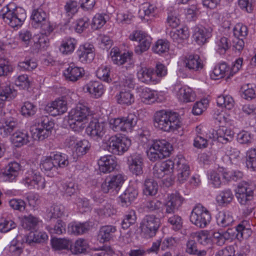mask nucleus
<instances>
[{
	"instance_id": "f257e3e1",
	"label": "nucleus",
	"mask_w": 256,
	"mask_h": 256,
	"mask_svg": "<svg viewBox=\"0 0 256 256\" xmlns=\"http://www.w3.org/2000/svg\"><path fill=\"white\" fill-rule=\"evenodd\" d=\"M69 164L68 156L64 154L51 153L50 156L43 157L40 162L41 170L47 176L54 177L58 173V168H64Z\"/></svg>"
},
{
	"instance_id": "f03ea898",
	"label": "nucleus",
	"mask_w": 256,
	"mask_h": 256,
	"mask_svg": "<svg viewBox=\"0 0 256 256\" xmlns=\"http://www.w3.org/2000/svg\"><path fill=\"white\" fill-rule=\"evenodd\" d=\"M154 126L162 131L170 132L180 127L178 114L174 112L160 110L155 112L154 116Z\"/></svg>"
},
{
	"instance_id": "7ed1b4c3",
	"label": "nucleus",
	"mask_w": 256,
	"mask_h": 256,
	"mask_svg": "<svg viewBox=\"0 0 256 256\" xmlns=\"http://www.w3.org/2000/svg\"><path fill=\"white\" fill-rule=\"evenodd\" d=\"M90 115V109L88 106L78 104L68 113V122L70 128L74 132L81 131L88 123Z\"/></svg>"
},
{
	"instance_id": "20e7f679",
	"label": "nucleus",
	"mask_w": 256,
	"mask_h": 256,
	"mask_svg": "<svg viewBox=\"0 0 256 256\" xmlns=\"http://www.w3.org/2000/svg\"><path fill=\"white\" fill-rule=\"evenodd\" d=\"M0 16L12 28L21 26L26 18V10L13 2L6 4L0 10Z\"/></svg>"
},
{
	"instance_id": "39448f33",
	"label": "nucleus",
	"mask_w": 256,
	"mask_h": 256,
	"mask_svg": "<svg viewBox=\"0 0 256 256\" xmlns=\"http://www.w3.org/2000/svg\"><path fill=\"white\" fill-rule=\"evenodd\" d=\"M238 202L246 207L244 210L246 215L250 214L254 209V190L251 185L246 182L240 183L236 194Z\"/></svg>"
},
{
	"instance_id": "423d86ee",
	"label": "nucleus",
	"mask_w": 256,
	"mask_h": 256,
	"mask_svg": "<svg viewBox=\"0 0 256 256\" xmlns=\"http://www.w3.org/2000/svg\"><path fill=\"white\" fill-rule=\"evenodd\" d=\"M172 150V146L164 140H158L153 144L147 151L149 160L153 162L168 156Z\"/></svg>"
},
{
	"instance_id": "0eeeda50",
	"label": "nucleus",
	"mask_w": 256,
	"mask_h": 256,
	"mask_svg": "<svg viewBox=\"0 0 256 256\" xmlns=\"http://www.w3.org/2000/svg\"><path fill=\"white\" fill-rule=\"evenodd\" d=\"M54 123L47 116H42L37 120L35 128L32 130V136L35 140H42L51 134Z\"/></svg>"
},
{
	"instance_id": "6e6552de",
	"label": "nucleus",
	"mask_w": 256,
	"mask_h": 256,
	"mask_svg": "<svg viewBox=\"0 0 256 256\" xmlns=\"http://www.w3.org/2000/svg\"><path fill=\"white\" fill-rule=\"evenodd\" d=\"M160 226L159 218L154 214L146 215L140 224L142 234L146 238L154 236Z\"/></svg>"
},
{
	"instance_id": "1a4fd4ad",
	"label": "nucleus",
	"mask_w": 256,
	"mask_h": 256,
	"mask_svg": "<svg viewBox=\"0 0 256 256\" xmlns=\"http://www.w3.org/2000/svg\"><path fill=\"white\" fill-rule=\"evenodd\" d=\"M138 117L130 114L126 117L112 118L110 120V128L114 132H131L136 124Z\"/></svg>"
},
{
	"instance_id": "9d476101",
	"label": "nucleus",
	"mask_w": 256,
	"mask_h": 256,
	"mask_svg": "<svg viewBox=\"0 0 256 256\" xmlns=\"http://www.w3.org/2000/svg\"><path fill=\"white\" fill-rule=\"evenodd\" d=\"M211 215L210 212L202 205L197 204L192 210L190 220L196 226L204 228L210 222Z\"/></svg>"
},
{
	"instance_id": "9b49d317",
	"label": "nucleus",
	"mask_w": 256,
	"mask_h": 256,
	"mask_svg": "<svg viewBox=\"0 0 256 256\" xmlns=\"http://www.w3.org/2000/svg\"><path fill=\"white\" fill-rule=\"evenodd\" d=\"M125 180L122 174L110 176L102 184V190L104 193L117 194Z\"/></svg>"
},
{
	"instance_id": "f8f14e48",
	"label": "nucleus",
	"mask_w": 256,
	"mask_h": 256,
	"mask_svg": "<svg viewBox=\"0 0 256 256\" xmlns=\"http://www.w3.org/2000/svg\"><path fill=\"white\" fill-rule=\"evenodd\" d=\"M132 40L138 41V46L135 48L134 52L138 54H141L150 48L151 44V38L141 31L134 32L129 36Z\"/></svg>"
},
{
	"instance_id": "ddd939ff",
	"label": "nucleus",
	"mask_w": 256,
	"mask_h": 256,
	"mask_svg": "<svg viewBox=\"0 0 256 256\" xmlns=\"http://www.w3.org/2000/svg\"><path fill=\"white\" fill-rule=\"evenodd\" d=\"M184 201L183 198L178 192H176L168 194L164 204L166 216L174 214L182 206Z\"/></svg>"
},
{
	"instance_id": "4468645a",
	"label": "nucleus",
	"mask_w": 256,
	"mask_h": 256,
	"mask_svg": "<svg viewBox=\"0 0 256 256\" xmlns=\"http://www.w3.org/2000/svg\"><path fill=\"white\" fill-rule=\"evenodd\" d=\"M22 183L32 189L38 186V188L44 189L46 187V180L40 173L34 170L28 171L22 180Z\"/></svg>"
},
{
	"instance_id": "2eb2a0df",
	"label": "nucleus",
	"mask_w": 256,
	"mask_h": 256,
	"mask_svg": "<svg viewBox=\"0 0 256 256\" xmlns=\"http://www.w3.org/2000/svg\"><path fill=\"white\" fill-rule=\"evenodd\" d=\"M106 131V124L97 120L91 121L86 128L87 134L93 140L98 141L103 138Z\"/></svg>"
},
{
	"instance_id": "dca6fc26",
	"label": "nucleus",
	"mask_w": 256,
	"mask_h": 256,
	"mask_svg": "<svg viewBox=\"0 0 256 256\" xmlns=\"http://www.w3.org/2000/svg\"><path fill=\"white\" fill-rule=\"evenodd\" d=\"M212 30L210 26H198L194 28L193 38L198 44L202 46L208 42L212 36Z\"/></svg>"
},
{
	"instance_id": "f3484780",
	"label": "nucleus",
	"mask_w": 256,
	"mask_h": 256,
	"mask_svg": "<svg viewBox=\"0 0 256 256\" xmlns=\"http://www.w3.org/2000/svg\"><path fill=\"white\" fill-rule=\"evenodd\" d=\"M18 127V119L6 116L0 121V134L4 137L11 134Z\"/></svg>"
},
{
	"instance_id": "a211bd4d",
	"label": "nucleus",
	"mask_w": 256,
	"mask_h": 256,
	"mask_svg": "<svg viewBox=\"0 0 256 256\" xmlns=\"http://www.w3.org/2000/svg\"><path fill=\"white\" fill-rule=\"evenodd\" d=\"M120 142L118 140V136H108V138L105 137V138L102 141V146L105 150L108 151L116 155H120V152H122V150H124V147L127 146L126 142H122V144H123L122 148H120L118 144ZM121 147L122 146H120Z\"/></svg>"
},
{
	"instance_id": "6ab92c4d",
	"label": "nucleus",
	"mask_w": 256,
	"mask_h": 256,
	"mask_svg": "<svg viewBox=\"0 0 256 256\" xmlns=\"http://www.w3.org/2000/svg\"><path fill=\"white\" fill-rule=\"evenodd\" d=\"M128 164L132 174L140 176L143 173L144 158L140 154H134L128 156Z\"/></svg>"
},
{
	"instance_id": "aec40b11",
	"label": "nucleus",
	"mask_w": 256,
	"mask_h": 256,
	"mask_svg": "<svg viewBox=\"0 0 256 256\" xmlns=\"http://www.w3.org/2000/svg\"><path fill=\"white\" fill-rule=\"evenodd\" d=\"M175 162L168 160L160 164H156L153 168V174L156 178H161L165 174L173 172Z\"/></svg>"
},
{
	"instance_id": "412c9836",
	"label": "nucleus",
	"mask_w": 256,
	"mask_h": 256,
	"mask_svg": "<svg viewBox=\"0 0 256 256\" xmlns=\"http://www.w3.org/2000/svg\"><path fill=\"white\" fill-rule=\"evenodd\" d=\"M67 109V102L63 99L56 100L45 107V110L52 116L63 114L66 112Z\"/></svg>"
},
{
	"instance_id": "4be33fe9",
	"label": "nucleus",
	"mask_w": 256,
	"mask_h": 256,
	"mask_svg": "<svg viewBox=\"0 0 256 256\" xmlns=\"http://www.w3.org/2000/svg\"><path fill=\"white\" fill-rule=\"evenodd\" d=\"M138 196V189L132 186H130L118 197V202L122 206L128 207L136 198Z\"/></svg>"
},
{
	"instance_id": "5701e85b",
	"label": "nucleus",
	"mask_w": 256,
	"mask_h": 256,
	"mask_svg": "<svg viewBox=\"0 0 256 256\" xmlns=\"http://www.w3.org/2000/svg\"><path fill=\"white\" fill-rule=\"evenodd\" d=\"M100 171L103 173H110L114 170L118 162L115 156L106 155L101 157L98 160Z\"/></svg>"
},
{
	"instance_id": "b1692460",
	"label": "nucleus",
	"mask_w": 256,
	"mask_h": 256,
	"mask_svg": "<svg viewBox=\"0 0 256 256\" xmlns=\"http://www.w3.org/2000/svg\"><path fill=\"white\" fill-rule=\"evenodd\" d=\"M17 95V92L10 84H0V109L5 105V102L13 100Z\"/></svg>"
},
{
	"instance_id": "393cba45",
	"label": "nucleus",
	"mask_w": 256,
	"mask_h": 256,
	"mask_svg": "<svg viewBox=\"0 0 256 256\" xmlns=\"http://www.w3.org/2000/svg\"><path fill=\"white\" fill-rule=\"evenodd\" d=\"M79 60L83 62H90L94 58V47L92 45L85 44L80 46L77 51Z\"/></svg>"
},
{
	"instance_id": "a878e982",
	"label": "nucleus",
	"mask_w": 256,
	"mask_h": 256,
	"mask_svg": "<svg viewBox=\"0 0 256 256\" xmlns=\"http://www.w3.org/2000/svg\"><path fill=\"white\" fill-rule=\"evenodd\" d=\"M137 74L138 80L144 83L156 84L160 82V80L154 74L153 68H142Z\"/></svg>"
},
{
	"instance_id": "bb28decb",
	"label": "nucleus",
	"mask_w": 256,
	"mask_h": 256,
	"mask_svg": "<svg viewBox=\"0 0 256 256\" xmlns=\"http://www.w3.org/2000/svg\"><path fill=\"white\" fill-rule=\"evenodd\" d=\"M176 161L178 180L180 183L184 182L188 178L190 174L189 166L184 159L175 160Z\"/></svg>"
},
{
	"instance_id": "cd10ccee",
	"label": "nucleus",
	"mask_w": 256,
	"mask_h": 256,
	"mask_svg": "<svg viewBox=\"0 0 256 256\" xmlns=\"http://www.w3.org/2000/svg\"><path fill=\"white\" fill-rule=\"evenodd\" d=\"M84 88L95 98H100L104 90L103 84L98 81H90L84 86Z\"/></svg>"
},
{
	"instance_id": "c85d7f7f",
	"label": "nucleus",
	"mask_w": 256,
	"mask_h": 256,
	"mask_svg": "<svg viewBox=\"0 0 256 256\" xmlns=\"http://www.w3.org/2000/svg\"><path fill=\"white\" fill-rule=\"evenodd\" d=\"M84 74V68L70 66L64 72V74L67 80L75 82L80 80Z\"/></svg>"
},
{
	"instance_id": "c756f323",
	"label": "nucleus",
	"mask_w": 256,
	"mask_h": 256,
	"mask_svg": "<svg viewBox=\"0 0 256 256\" xmlns=\"http://www.w3.org/2000/svg\"><path fill=\"white\" fill-rule=\"evenodd\" d=\"M110 55L113 62L120 66L128 62H130L132 58L130 53L124 52L122 54L120 53L119 49L116 47L112 49Z\"/></svg>"
},
{
	"instance_id": "7c9ffc66",
	"label": "nucleus",
	"mask_w": 256,
	"mask_h": 256,
	"mask_svg": "<svg viewBox=\"0 0 256 256\" xmlns=\"http://www.w3.org/2000/svg\"><path fill=\"white\" fill-rule=\"evenodd\" d=\"M30 136L27 132L17 130L11 136V141L16 147L20 148L30 142Z\"/></svg>"
},
{
	"instance_id": "2f4dec72",
	"label": "nucleus",
	"mask_w": 256,
	"mask_h": 256,
	"mask_svg": "<svg viewBox=\"0 0 256 256\" xmlns=\"http://www.w3.org/2000/svg\"><path fill=\"white\" fill-rule=\"evenodd\" d=\"M116 232V228L114 226L111 225L102 226L99 230L98 240L100 242H108L112 238Z\"/></svg>"
},
{
	"instance_id": "473e14b6",
	"label": "nucleus",
	"mask_w": 256,
	"mask_h": 256,
	"mask_svg": "<svg viewBox=\"0 0 256 256\" xmlns=\"http://www.w3.org/2000/svg\"><path fill=\"white\" fill-rule=\"evenodd\" d=\"M184 64L186 68L194 71L200 70L203 68V64L198 54H190L186 57Z\"/></svg>"
},
{
	"instance_id": "72a5a7b5",
	"label": "nucleus",
	"mask_w": 256,
	"mask_h": 256,
	"mask_svg": "<svg viewBox=\"0 0 256 256\" xmlns=\"http://www.w3.org/2000/svg\"><path fill=\"white\" fill-rule=\"evenodd\" d=\"M20 170V165L16 162H12L8 164L2 174L6 180L12 182L17 176Z\"/></svg>"
},
{
	"instance_id": "f704fd0d",
	"label": "nucleus",
	"mask_w": 256,
	"mask_h": 256,
	"mask_svg": "<svg viewBox=\"0 0 256 256\" xmlns=\"http://www.w3.org/2000/svg\"><path fill=\"white\" fill-rule=\"evenodd\" d=\"M48 238L44 232H30L25 238L26 242L30 246L35 243L44 242Z\"/></svg>"
},
{
	"instance_id": "c9c22d12",
	"label": "nucleus",
	"mask_w": 256,
	"mask_h": 256,
	"mask_svg": "<svg viewBox=\"0 0 256 256\" xmlns=\"http://www.w3.org/2000/svg\"><path fill=\"white\" fill-rule=\"evenodd\" d=\"M177 96L178 100L184 102H194L196 94L188 86H184L179 89Z\"/></svg>"
},
{
	"instance_id": "e433bc0d",
	"label": "nucleus",
	"mask_w": 256,
	"mask_h": 256,
	"mask_svg": "<svg viewBox=\"0 0 256 256\" xmlns=\"http://www.w3.org/2000/svg\"><path fill=\"white\" fill-rule=\"evenodd\" d=\"M234 132L226 126H220L217 130V140L223 144L230 142L233 140Z\"/></svg>"
},
{
	"instance_id": "4c0bfd02",
	"label": "nucleus",
	"mask_w": 256,
	"mask_h": 256,
	"mask_svg": "<svg viewBox=\"0 0 256 256\" xmlns=\"http://www.w3.org/2000/svg\"><path fill=\"white\" fill-rule=\"evenodd\" d=\"M232 230L228 229L227 231L220 233V232H212L210 234L212 236V242H216L218 246H222L226 240L232 238L234 234H232Z\"/></svg>"
},
{
	"instance_id": "58836bf2",
	"label": "nucleus",
	"mask_w": 256,
	"mask_h": 256,
	"mask_svg": "<svg viewBox=\"0 0 256 256\" xmlns=\"http://www.w3.org/2000/svg\"><path fill=\"white\" fill-rule=\"evenodd\" d=\"M90 229L89 222L70 223L68 226V232L74 235L82 234L86 232Z\"/></svg>"
},
{
	"instance_id": "ea45409f",
	"label": "nucleus",
	"mask_w": 256,
	"mask_h": 256,
	"mask_svg": "<svg viewBox=\"0 0 256 256\" xmlns=\"http://www.w3.org/2000/svg\"><path fill=\"white\" fill-rule=\"evenodd\" d=\"M216 219L217 224L222 227L228 226L232 224L234 221L232 213L229 212H219Z\"/></svg>"
},
{
	"instance_id": "a19ab883",
	"label": "nucleus",
	"mask_w": 256,
	"mask_h": 256,
	"mask_svg": "<svg viewBox=\"0 0 256 256\" xmlns=\"http://www.w3.org/2000/svg\"><path fill=\"white\" fill-rule=\"evenodd\" d=\"M158 190L157 182L152 178H146L143 186V193L146 196H155Z\"/></svg>"
},
{
	"instance_id": "79ce46f5",
	"label": "nucleus",
	"mask_w": 256,
	"mask_h": 256,
	"mask_svg": "<svg viewBox=\"0 0 256 256\" xmlns=\"http://www.w3.org/2000/svg\"><path fill=\"white\" fill-rule=\"evenodd\" d=\"M116 100L118 104H122L130 105L134 102V98L133 94L130 90L122 89L119 94L116 96Z\"/></svg>"
},
{
	"instance_id": "37998d69",
	"label": "nucleus",
	"mask_w": 256,
	"mask_h": 256,
	"mask_svg": "<svg viewBox=\"0 0 256 256\" xmlns=\"http://www.w3.org/2000/svg\"><path fill=\"white\" fill-rule=\"evenodd\" d=\"M22 228L27 230H34L38 226L39 220L38 218L29 214L24 216L22 218Z\"/></svg>"
},
{
	"instance_id": "c03bdc74",
	"label": "nucleus",
	"mask_w": 256,
	"mask_h": 256,
	"mask_svg": "<svg viewBox=\"0 0 256 256\" xmlns=\"http://www.w3.org/2000/svg\"><path fill=\"white\" fill-rule=\"evenodd\" d=\"M48 19V14L42 8L34 9L31 15L32 24L38 26L40 24Z\"/></svg>"
},
{
	"instance_id": "a18cd8bd",
	"label": "nucleus",
	"mask_w": 256,
	"mask_h": 256,
	"mask_svg": "<svg viewBox=\"0 0 256 256\" xmlns=\"http://www.w3.org/2000/svg\"><path fill=\"white\" fill-rule=\"evenodd\" d=\"M140 96L142 101L148 104L154 103L156 100V94L155 92L148 88H141L140 91Z\"/></svg>"
},
{
	"instance_id": "49530a36",
	"label": "nucleus",
	"mask_w": 256,
	"mask_h": 256,
	"mask_svg": "<svg viewBox=\"0 0 256 256\" xmlns=\"http://www.w3.org/2000/svg\"><path fill=\"white\" fill-rule=\"evenodd\" d=\"M70 250L74 254L84 253L88 248L87 241L82 238H79L76 240L74 244H70Z\"/></svg>"
},
{
	"instance_id": "de8ad7c7",
	"label": "nucleus",
	"mask_w": 256,
	"mask_h": 256,
	"mask_svg": "<svg viewBox=\"0 0 256 256\" xmlns=\"http://www.w3.org/2000/svg\"><path fill=\"white\" fill-rule=\"evenodd\" d=\"M186 252L191 255L197 256H206L207 252L205 250H198L197 244L194 240H189L186 244Z\"/></svg>"
},
{
	"instance_id": "09e8293b",
	"label": "nucleus",
	"mask_w": 256,
	"mask_h": 256,
	"mask_svg": "<svg viewBox=\"0 0 256 256\" xmlns=\"http://www.w3.org/2000/svg\"><path fill=\"white\" fill-rule=\"evenodd\" d=\"M76 40L74 38H68L64 40L60 48V50L63 54L72 53L74 50Z\"/></svg>"
},
{
	"instance_id": "8fccbe9b",
	"label": "nucleus",
	"mask_w": 256,
	"mask_h": 256,
	"mask_svg": "<svg viewBox=\"0 0 256 256\" xmlns=\"http://www.w3.org/2000/svg\"><path fill=\"white\" fill-rule=\"evenodd\" d=\"M234 195L230 190L221 192L216 196V201L220 205H227L232 202Z\"/></svg>"
},
{
	"instance_id": "3c124183",
	"label": "nucleus",
	"mask_w": 256,
	"mask_h": 256,
	"mask_svg": "<svg viewBox=\"0 0 256 256\" xmlns=\"http://www.w3.org/2000/svg\"><path fill=\"white\" fill-rule=\"evenodd\" d=\"M245 222H242L236 227V234L234 233L233 234L238 240H240L242 238H246L251 234L250 230L246 228L244 225Z\"/></svg>"
},
{
	"instance_id": "603ef678",
	"label": "nucleus",
	"mask_w": 256,
	"mask_h": 256,
	"mask_svg": "<svg viewBox=\"0 0 256 256\" xmlns=\"http://www.w3.org/2000/svg\"><path fill=\"white\" fill-rule=\"evenodd\" d=\"M216 102L219 106L231 110L234 106V100L230 96H220L218 97Z\"/></svg>"
},
{
	"instance_id": "864d4df0",
	"label": "nucleus",
	"mask_w": 256,
	"mask_h": 256,
	"mask_svg": "<svg viewBox=\"0 0 256 256\" xmlns=\"http://www.w3.org/2000/svg\"><path fill=\"white\" fill-rule=\"evenodd\" d=\"M14 68L8 60L0 57V76H6L13 72Z\"/></svg>"
},
{
	"instance_id": "5fc2aeb1",
	"label": "nucleus",
	"mask_w": 256,
	"mask_h": 256,
	"mask_svg": "<svg viewBox=\"0 0 256 256\" xmlns=\"http://www.w3.org/2000/svg\"><path fill=\"white\" fill-rule=\"evenodd\" d=\"M242 96L246 100H252L256 96V86L250 84L242 86L241 88Z\"/></svg>"
},
{
	"instance_id": "6e6d98bb",
	"label": "nucleus",
	"mask_w": 256,
	"mask_h": 256,
	"mask_svg": "<svg viewBox=\"0 0 256 256\" xmlns=\"http://www.w3.org/2000/svg\"><path fill=\"white\" fill-rule=\"evenodd\" d=\"M136 212L134 210H130L124 218L122 222V228L128 229L131 225L134 224L136 222Z\"/></svg>"
},
{
	"instance_id": "4d7b16f0",
	"label": "nucleus",
	"mask_w": 256,
	"mask_h": 256,
	"mask_svg": "<svg viewBox=\"0 0 256 256\" xmlns=\"http://www.w3.org/2000/svg\"><path fill=\"white\" fill-rule=\"evenodd\" d=\"M71 242L65 238H53L51 240L52 246L55 250L68 249Z\"/></svg>"
},
{
	"instance_id": "13d9d810",
	"label": "nucleus",
	"mask_w": 256,
	"mask_h": 256,
	"mask_svg": "<svg viewBox=\"0 0 256 256\" xmlns=\"http://www.w3.org/2000/svg\"><path fill=\"white\" fill-rule=\"evenodd\" d=\"M64 208L62 204H54L51 206L48 214V216L50 219L59 218L64 215Z\"/></svg>"
},
{
	"instance_id": "bf43d9fd",
	"label": "nucleus",
	"mask_w": 256,
	"mask_h": 256,
	"mask_svg": "<svg viewBox=\"0 0 256 256\" xmlns=\"http://www.w3.org/2000/svg\"><path fill=\"white\" fill-rule=\"evenodd\" d=\"M246 164L248 168L256 170V148H252L247 152Z\"/></svg>"
},
{
	"instance_id": "052dcab7",
	"label": "nucleus",
	"mask_w": 256,
	"mask_h": 256,
	"mask_svg": "<svg viewBox=\"0 0 256 256\" xmlns=\"http://www.w3.org/2000/svg\"><path fill=\"white\" fill-rule=\"evenodd\" d=\"M169 46V43L168 41L163 40H159L153 46L152 50L155 53L162 54L168 51Z\"/></svg>"
},
{
	"instance_id": "680f3d73",
	"label": "nucleus",
	"mask_w": 256,
	"mask_h": 256,
	"mask_svg": "<svg viewBox=\"0 0 256 256\" xmlns=\"http://www.w3.org/2000/svg\"><path fill=\"white\" fill-rule=\"evenodd\" d=\"M66 224L60 220H58L54 226H47L48 230L51 234H61L66 232Z\"/></svg>"
},
{
	"instance_id": "e2e57ef3",
	"label": "nucleus",
	"mask_w": 256,
	"mask_h": 256,
	"mask_svg": "<svg viewBox=\"0 0 256 256\" xmlns=\"http://www.w3.org/2000/svg\"><path fill=\"white\" fill-rule=\"evenodd\" d=\"M62 186L64 195L66 196H71L75 194L78 190L77 184L72 182L63 183Z\"/></svg>"
},
{
	"instance_id": "0e129e2a",
	"label": "nucleus",
	"mask_w": 256,
	"mask_h": 256,
	"mask_svg": "<svg viewBox=\"0 0 256 256\" xmlns=\"http://www.w3.org/2000/svg\"><path fill=\"white\" fill-rule=\"evenodd\" d=\"M16 224L10 218H2L0 220V232H7L16 228Z\"/></svg>"
},
{
	"instance_id": "69168bd1",
	"label": "nucleus",
	"mask_w": 256,
	"mask_h": 256,
	"mask_svg": "<svg viewBox=\"0 0 256 256\" xmlns=\"http://www.w3.org/2000/svg\"><path fill=\"white\" fill-rule=\"evenodd\" d=\"M110 68L108 66L102 67L96 71L97 77L104 82H110L112 78L110 76Z\"/></svg>"
},
{
	"instance_id": "338daca9",
	"label": "nucleus",
	"mask_w": 256,
	"mask_h": 256,
	"mask_svg": "<svg viewBox=\"0 0 256 256\" xmlns=\"http://www.w3.org/2000/svg\"><path fill=\"white\" fill-rule=\"evenodd\" d=\"M168 10L167 22L170 26L175 28L180 24V20L177 17L176 11L174 10L172 8H169Z\"/></svg>"
},
{
	"instance_id": "774afa93",
	"label": "nucleus",
	"mask_w": 256,
	"mask_h": 256,
	"mask_svg": "<svg viewBox=\"0 0 256 256\" xmlns=\"http://www.w3.org/2000/svg\"><path fill=\"white\" fill-rule=\"evenodd\" d=\"M36 111V106L29 102H24L21 108V113L23 116H30L34 115Z\"/></svg>"
}]
</instances>
